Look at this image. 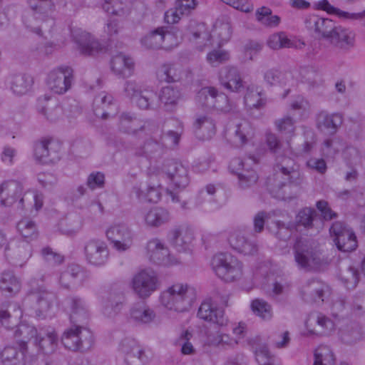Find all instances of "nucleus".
Returning <instances> with one entry per match:
<instances>
[{"label": "nucleus", "instance_id": "obj_1", "mask_svg": "<svg viewBox=\"0 0 365 365\" xmlns=\"http://www.w3.org/2000/svg\"><path fill=\"white\" fill-rule=\"evenodd\" d=\"M277 168L280 173H276L273 178H268L267 185L271 192H277L287 184L300 186L304 182V176L294 160L286 155H277Z\"/></svg>", "mask_w": 365, "mask_h": 365}, {"label": "nucleus", "instance_id": "obj_2", "mask_svg": "<svg viewBox=\"0 0 365 365\" xmlns=\"http://www.w3.org/2000/svg\"><path fill=\"white\" fill-rule=\"evenodd\" d=\"M195 299V289L187 284H175L160 295L162 304L168 309L178 312L188 310Z\"/></svg>", "mask_w": 365, "mask_h": 365}, {"label": "nucleus", "instance_id": "obj_3", "mask_svg": "<svg viewBox=\"0 0 365 365\" xmlns=\"http://www.w3.org/2000/svg\"><path fill=\"white\" fill-rule=\"evenodd\" d=\"M212 267L216 275L227 282H234L242 275V264L230 253H219L212 259Z\"/></svg>", "mask_w": 365, "mask_h": 365}, {"label": "nucleus", "instance_id": "obj_4", "mask_svg": "<svg viewBox=\"0 0 365 365\" xmlns=\"http://www.w3.org/2000/svg\"><path fill=\"white\" fill-rule=\"evenodd\" d=\"M66 330L61 336V343L66 349L71 351H87L94 344L92 331L85 326H74Z\"/></svg>", "mask_w": 365, "mask_h": 365}, {"label": "nucleus", "instance_id": "obj_5", "mask_svg": "<svg viewBox=\"0 0 365 365\" xmlns=\"http://www.w3.org/2000/svg\"><path fill=\"white\" fill-rule=\"evenodd\" d=\"M197 101L202 106L215 109L222 113L235 112L237 106L223 93L214 87L202 88L197 96Z\"/></svg>", "mask_w": 365, "mask_h": 365}, {"label": "nucleus", "instance_id": "obj_6", "mask_svg": "<svg viewBox=\"0 0 365 365\" xmlns=\"http://www.w3.org/2000/svg\"><path fill=\"white\" fill-rule=\"evenodd\" d=\"M160 284L156 273L152 270H141L132 279L133 289L141 299L149 297L159 289Z\"/></svg>", "mask_w": 365, "mask_h": 365}, {"label": "nucleus", "instance_id": "obj_7", "mask_svg": "<svg viewBox=\"0 0 365 365\" xmlns=\"http://www.w3.org/2000/svg\"><path fill=\"white\" fill-rule=\"evenodd\" d=\"M31 246L28 240L14 239L7 242L4 255L9 262L21 267L31 256Z\"/></svg>", "mask_w": 365, "mask_h": 365}, {"label": "nucleus", "instance_id": "obj_8", "mask_svg": "<svg viewBox=\"0 0 365 365\" xmlns=\"http://www.w3.org/2000/svg\"><path fill=\"white\" fill-rule=\"evenodd\" d=\"M329 232L339 250L351 252L357 247L358 244L354 232L347 228L343 222L339 221L334 222Z\"/></svg>", "mask_w": 365, "mask_h": 365}, {"label": "nucleus", "instance_id": "obj_9", "mask_svg": "<svg viewBox=\"0 0 365 365\" xmlns=\"http://www.w3.org/2000/svg\"><path fill=\"white\" fill-rule=\"evenodd\" d=\"M163 172L175 188L184 189L190 182L188 170L181 162L170 159L163 165Z\"/></svg>", "mask_w": 365, "mask_h": 365}, {"label": "nucleus", "instance_id": "obj_10", "mask_svg": "<svg viewBox=\"0 0 365 365\" xmlns=\"http://www.w3.org/2000/svg\"><path fill=\"white\" fill-rule=\"evenodd\" d=\"M119 350L124 355L126 365H145L150 360V356L133 339H123Z\"/></svg>", "mask_w": 365, "mask_h": 365}, {"label": "nucleus", "instance_id": "obj_11", "mask_svg": "<svg viewBox=\"0 0 365 365\" xmlns=\"http://www.w3.org/2000/svg\"><path fill=\"white\" fill-rule=\"evenodd\" d=\"M71 34L78 50L83 56H95L104 49V46L96 38L81 29H73Z\"/></svg>", "mask_w": 365, "mask_h": 365}, {"label": "nucleus", "instance_id": "obj_12", "mask_svg": "<svg viewBox=\"0 0 365 365\" xmlns=\"http://www.w3.org/2000/svg\"><path fill=\"white\" fill-rule=\"evenodd\" d=\"M73 80V69L69 66H61L51 71L47 78L48 88L56 94L68 91Z\"/></svg>", "mask_w": 365, "mask_h": 365}, {"label": "nucleus", "instance_id": "obj_13", "mask_svg": "<svg viewBox=\"0 0 365 365\" xmlns=\"http://www.w3.org/2000/svg\"><path fill=\"white\" fill-rule=\"evenodd\" d=\"M61 145L51 139H42L34 145L35 160L42 164L55 163L60 160Z\"/></svg>", "mask_w": 365, "mask_h": 365}, {"label": "nucleus", "instance_id": "obj_14", "mask_svg": "<svg viewBox=\"0 0 365 365\" xmlns=\"http://www.w3.org/2000/svg\"><path fill=\"white\" fill-rule=\"evenodd\" d=\"M84 254L87 262L95 267L104 266L109 257V250L105 242L90 240L84 246Z\"/></svg>", "mask_w": 365, "mask_h": 365}, {"label": "nucleus", "instance_id": "obj_15", "mask_svg": "<svg viewBox=\"0 0 365 365\" xmlns=\"http://www.w3.org/2000/svg\"><path fill=\"white\" fill-rule=\"evenodd\" d=\"M106 236L118 251L128 250L133 242V234L129 227L125 224H116L110 226L106 230Z\"/></svg>", "mask_w": 365, "mask_h": 365}, {"label": "nucleus", "instance_id": "obj_16", "mask_svg": "<svg viewBox=\"0 0 365 365\" xmlns=\"http://www.w3.org/2000/svg\"><path fill=\"white\" fill-rule=\"evenodd\" d=\"M306 28L315 34L319 38L329 41L336 26L330 19L322 18L317 15H309L304 20Z\"/></svg>", "mask_w": 365, "mask_h": 365}, {"label": "nucleus", "instance_id": "obj_17", "mask_svg": "<svg viewBox=\"0 0 365 365\" xmlns=\"http://www.w3.org/2000/svg\"><path fill=\"white\" fill-rule=\"evenodd\" d=\"M70 308V320L73 326H85L89 319L88 306L85 299L79 296L72 295L67 298Z\"/></svg>", "mask_w": 365, "mask_h": 365}, {"label": "nucleus", "instance_id": "obj_18", "mask_svg": "<svg viewBox=\"0 0 365 365\" xmlns=\"http://www.w3.org/2000/svg\"><path fill=\"white\" fill-rule=\"evenodd\" d=\"M147 251L150 260L156 264L169 266L177 263V260L170 256L168 247L157 238L148 242Z\"/></svg>", "mask_w": 365, "mask_h": 365}, {"label": "nucleus", "instance_id": "obj_19", "mask_svg": "<svg viewBox=\"0 0 365 365\" xmlns=\"http://www.w3.org/2000/svg\"><path fill=\"white\" fill-rule=\"evenodd\" d=\"M294 249L295 261L301 268L309 269L312 267L311 263L314 264L319 263V259L307 240H297Z\"/></svg>", "mask_w": 365, "mask_h": 365}, {"label": "nucleus", "instance_id": "obj_20", "mask_svg": "<svg viewBox=\"0 0 365 365\" xmlns=\"http://www.w3.org/2000/svg\"><path fill=\"white\" fill-rule=\"evenodd\" d=\"M29 4L33 11L32 17L36 19L42 21L41 26L33 27L31 26V20L26 19L25 24L27 27L31 28L34 32L38 35H41L42 29H45L46 20L45 18L48 17V14L52 10L53 4L51 0H29Z\"/></svg>", "mask_w": 365, "mask_h": 365}, {"label": "nucleus", "instance_id": "obj_21", "mask_svg": "<svg viewBox=\"0 0 365 365\" xmlns=\"http://www.w3.org/2000/svg\"><path fill=\"white\" fill-rule=\"evenodd\" d=\"M230 247L244 255H254L257 253L258 245L256 240L249 238L242 230H235L229 237Z\"/></svg>", "mask_w": 365, "mask_h": 365}, {"label": "nucleus", "instance_id": "obj_22", "mask_svg": "<svg viewBox=\"0 0 365 365\" xmlns=\"http://www.w3.org/2000/svg\"><path fill=\"white\" fill-rule=\"evenodd\" d=\"M22 185L16 180H9L0 185V200L3 205L11 206L19 200L18 207H23L24 198L21 197Z\"/></svg>", "mask_w": 365, "mask_h": 365}, {"label": "nucleus", "instance_id": "obj_23", "mask_svg": "<svg viewBox=\"0 0 365 365\" xmlns=\"http://www.w3.org/2000/svg\"><path fill=\"white\" fill-rule=\"evenodd\" d=\"M28 298L31 301H35L36 303V316L43 317L44 314L53 306L56 299V296L55 293L41 287L33 289L29 294Z\"/></svg>", "mask_w": 365, "mask_h": 365}, {"label": "nucleus", "instance_id": "obj_24", "mask_svg": "<svg viewBox=\"0 0 365 365\" xmlns=\"http://www.w3.org/2000/svg\"><path fill=\"white\" fill-rule=\"evenodd\" d=\"M197 317L219 327H225L229 322L224 310L214 307L210 300H205L201 303L197 311Z\"/></svg>", "mask_w": 365, "mask_h": 365}, {"label": "nucleus", "instance_id": "obj_25", "mask_svg": "<svg viewBox=\"0 0 365 365\" xmlns=\"http://www.w3.org/2000/svg\"><path fill=\"white\" fill-rule=\"evenodd\" d=\"M343 123V116L339 113H329L321 110L316 115V126L323 133L334 135Z\"/></svg>", "mask_w": 365, "mask_h": 365}, {"label": "nucleus", "instance_id": "obj_26", "mask_svg": "<svg viewBox=\"0 0 365 365\" xmlns=\"http://www.w3.org/2000/svg\"><path fill=\"white\" fill-rule=\"evenodd\" d=\"M328 287L322 282L316 279H308L301 288V296L307 302H322Z\"/></svg>", "mask_w": 365, "mask_h": 365}, {"label": "nucleus", "instance_id": "obj_27", "mask_svg": "<svg viewBox=\"0 0 365 365\" xmlns=\"http://www.w3.org/2000/svg\"><path fill=\"white\" fill-rule=\"evenodd\" d=\"M220 81L227 89L232 92H240L244 88L243 81L237 68L224 67L220 71Z\"/></svg>", "mask_w": 365, "mask_h": 365}, {"label": "nucleus", "instance_id": "obj_28", "mask_svg": "<svg viewBox=\"0 0 365 365\" xmlns=\"http://www.w3.org/2000/svg\"><path fill=\"white\" fill-rule=\"evenodd\" d=\"M22 317V311L17 302H5L0 307V322L7 329L16 327Z\"/></svg>", "mask_w": 365, "mask_h": 365}, {"label": "nucleus", "instance_id": "obj_29", "mask_svg": "<svg viewBox=\"0 0 365 365\" xmlns=\"http://www.w3.org/2000/svg\"><path fill=\"white\" fill-rule=\"evenodd\" d=\"M192 239V235L180 227H174L168 234L169 243L179 252L189 250Z\"/></svg>", "mask_w": 365, "mask_h": 365}, {"label": "nucleus", "instance_id": "obj_30", "mask_svg": "<svg viewBox=\"0 0 365 365\" xmlns=\"http://www.w3.org/2000/svg\"><path fill=\"white\" fill-rule=\"evenodd\" d=\"M15 327L16 329L14 332V339L18 344L22 355H25L27 351L28 342L31 339H34L35 341L38 331L35 327L29 324H21Z\"/></svg>", "mask_w": 365, "mask_h": 365}, {"label": "nucleus", "instance_id": "obj_31", "mask_svg": "<svg viewBox=\"0 0 365 365\" xmlns=\"http://www.w3.org/2000/svg\"><path fill=\"white\" fill-rule=\"evenodd\" d=\"M143 220L146 226L158 228L168 224L171 220L170 212L162 207H155L143 214Z\"/></svg>", "mask_w": 365, "mask_h": 365}, {"label": "nucleus", "instance_id": "obj_32", "mask_svg": "<svg viewBox=\"0 0 365 365\" xmlns=\"http://www.w3.org/2000/svg\"><path fill=\"white\" fill-rule=\"evenodd\" d=\"M155 317L154 310L144 303L135 304L130 309V319L138 324H149Z\"/></svg>", "mask_w": 365, "mask_h": 365}, {"label": "nucleus", "instance_id": "obj_33", "mask_svg": "<svg viewBox=\"0 0 365 365\" xmlns=\"http://www.w3.org/2000/svg\"><path fill=\"white\" fill-rule=\"evenodd\" d=\"M7 81L12 92L19 96L27 93L34 83L33 78L25 73L11 74Z\"/></svg>", "mask_w": 365, "mask_h": 365}, {"label": "nucleus", "instance_id": "obj_34", "mask_svg": "<svg viewBox=\"0 0 365 365\" xmlns=\"http://www.w3.org/2000/svg\"><path fill=\"white\" fill-rule=\"evenodd\" d=\"M160 184H149L145 189H143L141 185H135L131 190V195H134L141 202H158L160 199Z\"/></svg>", "mask_w": 365, "mask_h": 365}, {"label": "nucleus", "instance_id": "obj_35", "mask_svg": "<svg viewBox=\"0 0 365 365\" xmlns=\"http://www.w3.org/2000/svg\"><path fill=\"white\" fill-rule=\"evenodd\" d=\"M125 302L122 293L111 292L102 299L103 312L110 317L120 312Z\"/></svg>", "mask_w": 365, "mask_h": 365}, {"label": "nucleus", "instance_id": "obj_36", "mask_svg": "<svg viewBox=\"0 0 365 365\" xmlns=\"http://www.w3.org/2000/svg\"><path fill=\"white\" fill-rule=\"evenodd\" d=\"M45 354L53 353L58 346V336L54 331L40 330L34 342Z\"/></svg>", "mask_w": 365, "mask_h": 365}, {"label": "nucleus", "instance_id": "obj_37", "mask_svg": "<svg viewBox=\"0 0 365 365\" xmlns=\"http://www.w3.org/2000/svg\"><path fill=\"white\" fill-rule=\"evenodd\" d=\"M84 268L78 264H72L61 273L58 282L64 289H69L72 284H74L78 279L85 277Z\"/></svg>", "mask_w": 365, "mask_h": 365}, {"label": "nucleus", "instance_id": "obj_38", "mask_svg": "<svg viewBox=\"0 0 365 365\" xmlns=\"http://www.w3.org/2000/svg\"><path fill=\"white\" fill-rule=\"evenodd\" d=\"M196 136L202 140L210 138L215 133V123L207 115L197 116L193 123Z\"/></svg>", "mask_w": 365, "mask_h": 365}, {"label": "nucleus", "instance_id": "obj_39", "mask_svg": "<svg viewBox=\"0 0 365 365\" xmlns=\"http://www.w3.org/2000/svg\"><path fill=\"white\" fill-rule=\"evenodd\" d=\"M328 42L337 48L348 49L354 46V36L349 29L336 25Z\"/></svg>", "mask_w": 365, "mask_h": 365}, {"label": "nucleus", "instance_id": "obj_40", "mask_svg": "<svg viewBox=\"0 0 365 365\" xmlns=\"http://www.w3.org/2000/svg\"><path fill=\"white\" fill-rule=\"evenodd\" d=\"M21 289V283L12 271H4L0 274V291L6 296L17 294Z\"/></svg>", "mask_w": 365, "mask_h": 365}, {"label": "nucleus", "instance_id": "obj_41", "mask_svg": "<svg viewBox=\"0 0 365 365\" xmlns=\"http://www.w3.org/2000/svg\"><path fill=\"white\" fill-rule=\"evenodd\" d=\"M183 70L178 63H164L158 70L157 76L160 81L173 83L180 81Z\"/></svg>", "mask_w": 365, "mask_h": 365}, {"label": "nucleus", "instance_id": "obj_42", "mask_svg": "<svg viewBox=\"0 0 365 365\" xmlns=\"http://www.w3.org/2000/svg\"><path fill=\"white\" fill-rule=\"evenodd\" d=\"M110 64L111 68L115 73L123 78L131 75V71L134 66L133 59L122 53L113 56Z\"/></svg>", "mask_w": 365, "mask_h": 365}, {"label": "nucleus", "instance_id": "obj_43", "mask_svg": "<svg viewBox=\"0 0 365 365\" xmlns=\"http://www.w3.org/2000/svg\"><path fill=\"white\" fill-rule=\"evenodd\" d=\"M228 132L235 144L242 145L247 143L248 138L252 134V128L248 121L242 120L231 126Z\"/></svg>", "mask_w": 365, "mask_h": 365}, {"label": "nucleus", "instance_id": "obj_44", "mask_svg": "<svg viewBox=\"0 0 365 365\" xmlns=\"http://www.w3.org/2000/svg\"><path fill=\"white\" fill-rule=\"evenodd\" d=\"M180 91L173 86L163 87L159 94V100L165 110L173 111L181 98Z\"/></svg>", "mask_w": 365, "mask_h": 365}, {"label": "nucleus", "instance_id": "obj_45", "mask_svg": "<svg viewBox=\"0 0 365 365\" xmlns=\"http://www.w3.org/2000/svg\"><path fill=\"white\" fill-rule=\"evenodd\" d=\"M168 36H170V32L165 31L163 27H160L152 31L142 38L141 43L147 48H160L163 47V43Z\"/></svg>", "mask_w": 365, "mask_h": 365}, {"label": "nucleus", "instance_id": "obj_46", "mask_svg": "<svg viewBox=\"0 0 365 365\" xmlns=\"http://www.w3.org/2000/svg\"><path fill=\"white\" fill-rule=\"evenodd\" d=\"M113 98L106 92H101L93 100V112L95 115L106 119L110 113L107 108L113 104Z\"/></svg>", "mask_w": 365, "mask_h": 365}, {"label": "nucleus", "instance_id": "obj_47", "mask_svg": "<svg viewBox=\"0 0 365 365\" xmlns=\"http://www.w3.org/2000/svg\"><path fill=\"white\" fill-rule=\"evenodd\" d=\"M244 103L247 109H260L266 104V99L262 97V93L254 86L247 88L244 96Z\"/></svg>", "mask_w": 365, "mask_h": 365}, {"label": "nucleus", "instance_id": "obj_48", "mask_svg": "<svg viewBox=\"0 0 365 365\" xmlns=\"http://www.w3.org/2000/svg\"><path fill=\"white\" fill-rule=\"evenodd\" d=\"M272 13L269 7H259L255 11L256 19L266 27L275 28L280 24L281 18L277 15H272Z\"/></svg>", "mask_w": 365, "mask_h": 365}, {"label": "nucleus", "instance_id": "obj_49", "mask_svg": "<svg viewBox=\"0 0 365 365\" xmlns=\"http://www.w3.org/2000/svg\"><path fill=\"white\" fill-rule=\"evenodd\" d=\"M81 228V221L77 215H71L58 222L59 231L66 235H72L78 232Z\"/></svg>", "mask_w": 365, "mask_h": 365}, {"label": "nucleus", "instance_id": "obj_50", "mask_svg": "<svg viewBox=\"0 0 365 365\" xmlns=\"http://www.w3.org/2000/svg\"><path fill=\"white\" fill-rule=\"evenodd\" d=\"M157 94L153 90H143L133 102L141 110H154L158 105L155 103Z\"/></svg>", "mask_w": 365, "mask_h": 365}, {"label": "nucleus", "instance_id": "obj_51", "mask_svg": "<svg viewBox=\"0 0 365 365\" xmlns=\"http://www.w3.org/2000/svg\"><path fill=\"white\" fill-rule=\"evenodd\" d=\"M314 8L315 9L325 11L329 14H336L339 16L346 19H361L365 16V10L360 13L349 14L334 7L327 0H321L315 2Z\"/></svg>", "mask_w": 365, "mask_h": 365}, {"label": "nucleus", "instance_id": "obj_52", "mask_svg": "<svg viewBox=\"0 0 365 365\" xmlns=\"http://www.w3.org/2000/svg\"><path fill=\"white\" fill-rule=\"evenodd\" d=\"M312 319H313L317 324L316 329L309 330V332L312 334L327 335L334 329V323L333 321L322 314H318L315 318H310L309 321Z\"/></svg>", "mask_w": 365, "mask_h": 365}, {"label": "nucleus", "instance_id": "obj_53", "mask_svg": "<svg viewBox=\"0 0 365 365\" xmlns=\"http://www.w3.org/2000/svg\"><path fill=\"white\" fill-rule=\"evenodd\" d=\"M359 272L352 265H348L340 270L339 277L348 289H354L359 281Z\"/></svg>", "mask_w": 365, "mask_h": 365}, {"label": "nucleus", "instance_id": "obj_54", "mask_svg": "<svg viewBox=\"0 0 365 365\" xmlns=\"http://www.w3.org/2000/svg\"><path fill=\"white\" fill-rule=\"evenodd\" d=\"M258 339L253 340L256 360L259 365H274V357L272 356L266 344L257 343Z\"/></svg>", "mask_w": 365, "mask_h": 365}, {"label": "nucleus", "instance_id": "obj_55", "mask_svg": "<svg viewBox=\"0 0 365 365\" xmlns=\"http://www.w3.org/2000/svg\"><path fill=\"white\" fill-rule=\"evenodd\" d=\"M159 131V126L155 121L151 120H140L135 136L139 138L149 136V139L157 138Z\"/></svg>", "mask_w": 365, "mask_h": 365}, {"label": "nucleus", "instance_id": "obj_56", "mask_svg": "<svg viewBox=\"0 0 365 365\" xmlns=\"http://www.w3.org/2000/svg\"><path fill=\"white\" fill-rule=\"evenodd\" d=\"M140 120L130 113H123L119 116V129L125 133L135 135Z\"/></svg>", "mask_w": 365, "mask_h": 365}, {"label": "nucleus", "instance_id": "obj_57", "mask_svg": "<svg viewBox=\"0 0 365 365\" xmlns=\"http://www.w3.org/2000/svg\"><path fill=\"white\" fill-rule=\"evenodd\" d=\"M334 354L327 346H319L314 352V361L313 365H334ZM341 365H348L343 363Z\"/></svg>", "mask_w": 365, "mask_h": 365}, {"label": "nucleus", "instance_id": "obj_58", "mask_svg": "<svg viewBox=\"0 0 365 365\" xmlns=\"http://www.w3.org/2000/svg\"><path fill=\"white\" fill-rule=\"evenodd\" d=\"M237 177V187L240 190H247L255 186L259 179L257 172L253 169L247 168L240 173Z\"/></svg>", "mask_w": 365, "mask_h": 365}, {"label": "nucleus", "instance_id": "obj_59", "mask_svg": "<svg viewBox=\"0 0 365 365\" xmlns=\"http://www.w3.org/2000/svg\"><path fill=\"white\" fill-rule=\"evenodd\" d=\"M267 45L272 49L279 50L284 48H292L294 43L284 32L280 31L274 33L269 37Z\"/></svg>", "mask_w": 365, "mask_h": 365}, {"label": "nucleus", "instance_id": "obj_60", "mask_svg": "<svg viewBox=\"0 0 365 365\" xmlns=\"http://www.w3.org/2000/svg\"><path fill=\"white\" fill-rule=\"evenodd\" d=\"M24 356L21 352V357H19V353L14 347H5L1 353V364L2 365H23Z\"/></svg>", "mask_w": 365, "mask_h": 365}, {"label": "nucleus", "instance_id": "obj_61", "mask_svg": "<svg viewBox=\"0 0 365 365\" xmlns=\"http://www.w3.org/2000/svg\"><path fill=\"white\" fill-rule=\"evenodd\" d=\"M361 337V328L356 324L348 326L340 331V339L343 343L346 344L356 343Z\"/></svg>", "mask_w": 365, "mask_h": 365}, {"label": "nucleus", "instance_id": "obj_62", "mask_svg": "<svg viewBox=\"0 0 365 365\" xmlns=\"http://www.w3.org/2000/svg\"><path fill=\"white\" fill-rule=\"evenodd\" d=\"M19 232L24 238V240L36 239L38 236L37 227L34 222L29 219H23L20 220L16 225Z\"/></svg>", "mask_w": 365, "mask_h": 365}, {"label": "nucleus", "instance_id": "obj_63", "mask_svg": "<svg viewBox=\"0 0 365 365\" xmlns=\"http://www.w3.org/2000/svg\"><path fill=\"white\" fill-rule=\"evenodd\" d=\"M252 312L263 320H269L272 317V307L263 299H256L251 303Z\"/></svg>", "mask_w": 365, "mask_h": 365}, {"label": "nucleus", "instance_id": "obj_64", "mask_svg": "<svg viewBox=\"0 0 365 365\" xmlns=\"http://www.w3.org/2000/svg\"><path fill=\"white\" fill-rule=\"evenodd\" d=\"M207 341L210 345L218 348H232L237 344V341L226 334H218L215 336H209Z\"/></svg>", "mask_w": 365, "mask_h": 365}]
</instances>
